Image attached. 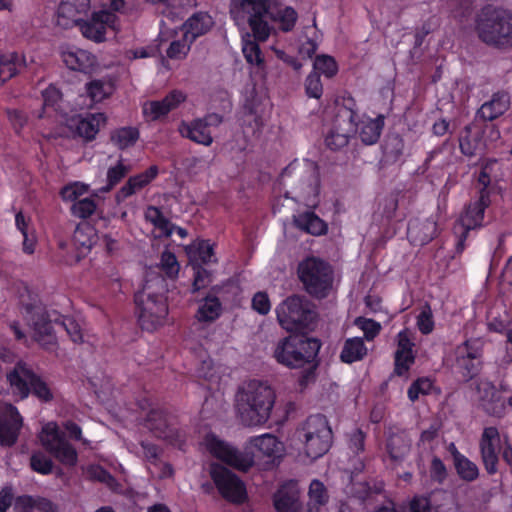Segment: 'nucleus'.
I'll use <instances>...</instances> for the list:
<instances>
[{"mask_svg": "<svg viewBox=\"0 0 512 512\" xmlns=\"http://www.w3.org/2000/svg\"><path fill=\"white\" fill-rule=\"evenodd\" d=\"M145 218L154 225L158 237L173 234V225L162 215L158 208L148 207L145 211Z\"/></svg>", "mask_w": 512, "mask_h": 512, "instance_id": "nucleus-47", "label": "nucleus"}, {"mask_svg": "<svg viewBox=\"0 0 512 512\" xmlns=\"http://www.w3.org/2000/svg\"><path fill=\"white\" fill-rule=\"evenodd\" d=\"M275 22L280 24L283 31H290L297 20V12L292 7H280L272 13Z\"/></svg>", "mask_w": 512, "mask_h": 512, "instance_id": "nucleus-53", "label": "nucleus"}, {"mask_svg": "<svg viewBox=\"0 0 512 512\" xmlns=\"http://www.w3.org/2000/svg\"><path fill=\"white\" fill-rule=\"evenodd\" d=\"M306 93L309 97L319 99L323 93V86L318 73L308 75L305 83Z\"/></svg>", "mask_w": 512, "mask_h": 512, "instance_id": "nucleus-63", "label": "nucleus"}, {"mask_svg": "<svg viewBox=\"0 0 512 512\" xmlns=\"http://www.w3.org/2000/svg\"><path fill=\"white\" fill-rule=\"evenodd\" d=\"M413 342L410 332L403 330L397 335V350L395 352V371L398 375L405 374L414 362L412 351Z\"/></svg>", "mask_w": 512, "mask_h": 512, "instance_id": "nucleus-28", "label": "nucleus"}, {"mask_svg": "<svg viewBox=\"0 0 512 512\" xmlns=\"http://www.w3.org/2000/svg\"><path fill=\"white\" fill-rule=\"evenodd\" d=\"M213 117L207 119H196L190 123L182 122L179 125V133L198 144L209 146L213 142L209 126L211 125Z\"/></svg>", "mask_w": 512, "mask_h": 512, "instance_id": "nucleus-26", "label": "nucleus"}, {"mask_svg": "<svg viewBox=\"0 0 512 512\" xmlns=\"http://www.w3.org/2000/svg\"><path fill=\"white\" fill-rule=\"evenodd\" d=\"M186 100V94L173 90L161 100L145 101L142 104V114L147 121H157L177 109Z\"/></svg>", "mask_w": 512, "mask_h": 512, "instance_id": "nucleus-19", "label": "nucleus"}, {"mask_svg": "<svg viewBox=\"0 0 512 512\" xmlns=\"http://www.w3.org/2000/svg\"><path fill=\"white\" fill-rule=\"evenodd\" d=\"M43 96V111L37 115L38 118L44 116L52 117L56 116L58 112V103L61 100L60 91L53 85H50L42 93Z\"/></svg>", "mask_w": 512, "mask_h": 512, "instance_id": "nucleus-49", "label": "nucleus"}, {"mask_svg": "<svg viewBox=\"0 0 512 512\" xmlns=\"http://www.w3.org/2000/svg\"><path fill=\"white\" fill-rule=\"evenodd\" d=\"M454 467L456 469L458 476L462 480L471 482L476 480L479 476V469L477 465L471 460H469L466 456H463L462 458L458 459L454 463Z\"/></svg>", "mask_w": 512, "mask_h": 512, "instance_id": "nucleus-52", "label": "nucleus"}, {"mask_svg": "<svg viewBox=\"0 0 512 512\" xmlns=\"http://www.w3.org/2000/svg\"><path fill=\"white\" fill-rule=\"evenodd\" d=\"M23 418L16 407L0 403V445L12 446L18 439Z\"/></svg>", "mask_w": 512, "mask_h": 512, "instance_id": "nucleus-18", "label": "nucleus"}, {"mask_svg": "<svg viewBox=\"0 0 512 512\" xmlns=\"http://www.w3.org/2000/svg\"><path fill=\"white\" fill-rule=\"evenodd\" d=\"M139 139V130L136 127L127 126L115 129L111 133V141L119 149L133 146Z\"/></svg>", "mask_w": 512, "mask_h": 512, "instance_id": "nucleus-46", "label": "nucleus"}, {"mask_svg": "<svg viewBox=\"0 0 512 512\" xmlns=\"http://www.w3.org/2000/svg\"><path fill=\"white\" fill-rule=\"evenodd\" d=\"M309 500L307 503L308 512H321L328 502V494L323 483L313 480L308 491Z\"/></svg>", "mask_w": 512, "mask_h": 512, "instance_id": "nucleus-45", "label": "nucleus"}, {"mask_svg": "<svg viewBox=\"0 0 512 512\" xmlns=\"http://www.w3.org/2000/svg\"><path fill=\"white\" fill-rule=\"evenodd\" d=\"M53 463L42 452H35L31 456V468L43 475H47L52 471Z\"/></svg>", "mask_w": 512, "mask_h": 512, "instance_id": "nucleus-61", "label": "nucleus"}, {"mask_svg": "<svg viewBox=\"0 0 512 512\" xmlns=\"http://www.w3.org/2000/svg\"><path fill=\"white\" fill-rule=\"evenodd\" d=\"M410 448L409 442L402 435H393L387 443V450L391 458L397 460L402 458Z\"/></svg>", "mask_w": 512, "mask_h": 512, "instance_id": "nucleus-54", "label": "nucleus"}, {"mask_svg": "<svg viewBox=\"0 0 512 512\" xmlns=\"http://www.w3.org/2000/svg\"><path fill=\"white\" fill-rule=\"evenodd\" d=\"M433 388L432 381L428 378H420L415 381L408 390V397L411 401H415L420 395L430 393Z\"/></svg>", "mask_w": 512, "mask_h": 512, "instance_id": "nucleus-60", "label": "nucleus"}, {"mask_svg": "<svg viewBox=\"0 0 512 512\" xmlns=\"http://www.w3.org/2000/svg\"><path fill=\"white\" fill-rule=\"evenodd\" d=\"M38 439L45 450L61 464L67 467L76 465L77 451L60 432L56 422L44 423L38 434Z\"/></svg>", "mask_w": 512, "mask_h": 512, "instance_id": "nucleus-11", "label": "nucleus"}, {"mask_svg": "<svg viewBox=\"0 0 512 512\" xmlns=\"http://www.w3.org/2000/svg\"><path fill=\"white\" fill-rule=\"evenodd\" d=\"M320 349L316 339L303 335H290L279 340L273 349V358L281 365L289 368H300L308 364L314 367L313 361Z\"/></svg>", "mask_w": 512, "mask_h": 512, "instance_id": "nucleus-7", "label": "nucleus"}, {"mask_svg": "<svg viewBox=\"0 0 512 512\" xmlns=\"http://www.w3.org/2000/svg\"><path fill=\"white\" fill-rule=\"evenodd\" d=\"M160 41L169 42L166 50L167 56L171 59H183L186 57L193 41L180 29H163L160 33Z\"/></svg>", "mask_w": 512, "mask_h": 512, "instance_id": "nucleus-25", "label": "nucleus"}, {"mask_svg": "<svg viewBox=\"0 0 512 512\" xmlns=\"http://www.w3.org/2000/svg\"><path fill=\"white\" fill-rule=\"evenodd\" d=\"M276 391L267 381L244 382L235 395V412L239 421L248 427L264 425L271 417Z\"/></svg>", "mask_w": 512, "mask_h": 512, "instance_id": "nucleus-2", "label": "nucleus"}, {"mask_svg": "<svg viewBox=\"0 0 512 512\" xmlns=\"http://www.w3.org/2000/svg\"><path fill=\"white\" fill-rule=\"evenodd\" d=\"M166 286L161 277H155L144 285L136 295L135 302L142 328L155 330L165 324L168 316V304L165 296Z\"/></svg>", "mask_w": 512, "mask_h": 512, "instance_id": "nucleus-5", "label": "nucleus"}, {"mask_svg": "<svg viewBox=\"0 0 512 512\" xmlns=\"http://www.w3.org/2000/svg\"><path fill=\"white\" fill-rule=\"evenodd\" d=\"M90 479L105 483L110 489L116 490V482L114 478L98 465H91L86 470Z\"/></svg>", "mask_w": 512, "mask_h": 512, "instance_id": "nucleus-59", "label": "nucleus"}, {"mask_svg": "<svg viewBox=\"0 0 512 512\" xmlns=\"http://www.w3.org/2000/svg\"><path fill=\"white\" fill-rule=\"evenodd\" d=\"M212 17L206 13H197L190 17L181 30L188 36L192 41L197 37L207 33L213 26Z\"/></svg>", "mask_w": 512, "mask_h": 512, "instance_id": "nucleus-33", "label": "nucleus"}, {"mask_svg": "<svg viewBox=\"0 0 512 512\" xmlns=\"http://www.w3.org/2000/svg\"><path fill=\"white\" fill-rule=\"evenodd\" d=\"M60 56L70 70L92 73L98 67L97 59L91 52L74 45H62Z\"/></svg>", "mask_w": 512, "mask_h": 512, "instance_id": "nucleus-20", "label": "nucleus"}, {"mask_svg": "<svg viewBox=\"0 0 512 512\" xmlns=\"http://www.w3.org/2000/svg\"><path fill=\"white\" fill-rule=\"evenodd\" d=\"M147 425L156 437L166 440L171 445L182 443V434L176 427L168 423L162 412H151L148 416Z\"/></svg>", "mask_w": 512, "mask_h": 512, "instance_id": "nucleus-24", "label": "nucleus"}, {"mask_svg": "<svg viewBox=\"0 0 512 512\" xmlns=\"http://www.w3.org/2000/svg\"><path fill=\"white\" fill-rule=\"evenodd\" d=\"M437 232L436 223L433 220L412 221L408 226V238L417 245H423L434 238Z\"/></svg>", "mask_w": 512, "mask_h": 512, "instance_id": "nucleus-32", "label": "nucleus"}, {"mask_svg": "<svg viewBox=\"0 0 512 512\" xmlns=\"http://www.w3.org/2000/svg\"><path fill=\"white\" fill-rule=\"evenodd\" d=\"M509 98L506 94H495L492 99L485 102L478 111V116L484 120L492 121L502 115L509 107Z\"/></svg>", "mask_w": 512, "mask_h": 512, "instance_id": "nucleus-34", "label": "nucleus"}, {"mask_svg": "<svg viewBox=\"0 0 512 512\" xmlns=\"http://www.w3.org/2000/svg\"><path fill=\"white\" fill-rule=\"evenodd\" d=\"M89 190V186L82 182H73L64 186L60 192L64 201L77 202V200L85 195Z\"/></svg>", "mask_w": 512, "mask_h": 512, "instance_id": "nucleus-57", "label": "nucleus"}, {"mask_svg": "<svg viewBox=\"0 0 512 512\" xmlns=\"http://www.w3.org/2000/svg\"><path fill=\"white\" fill-rule=\"evenodd\" d=\"M294 222L298 228L312 235H321L327 230L324 221L313 212H304L295 216Z\"/></svg>", "mask_w": 512, "mask_h": 512, "instance_id": "nucleus-44", "label": "nucleus"}, {"mask_svg": "<svg viewBox=\"0 0 512 512\" xmlns=\"http://www.w3.org/2000/svg\"><path fill=\"white\" fill-rule=\"evenodd\" d=\"M481 348L478 341H466L455 349V370L468 380L480 369Z\"/></svg>", "mask_w": 512, "mask_h": 512, "instance_id": "nucleus-17", "label": "nucleus"}, {"mask_svg": "<svg viewBox=\"0 0 512 512\" xmlns=\"http://www.w3.org/2000/svg\"><path fill=\"white\" fill-rule=\"evenodd\" d=\"M298 273L306 290L316 297H324L331 288V268L317 258H308L300 263Z\"/></svg>", "mask_w": 512, "mask_h": 512, "instance_id": "nucleus-13", "label": "nucleus"}, {"mask_svg": "<svg viewBox=\"0 0 512 512\" xmlns=\"http://www.w3.org/2000/svg\"><path fill=\"white\" fill-rule=\"evenodd\" d=\"M475 0H454L450 3V15L460 24L468 22Z\"/></svg>", "mask_w": 512, "mask_h": 512, "instance_id": "nucleus-51", "label": "nucleus"}, {"mask_svg": "<svg viewBox=\"0 0 512 512\" xmlns=\"http://www.w3.org/2000/svg\"><path fill=\"white\" fill-rule=\"evenodd\" d=\"M148 470L152 476L159 479L170 478L174 473V470L170 464L161 461H152L148 465Z\"/></svg>", "mask_w": 512, "mask_h": 512, "instance_id": "nucleus-64", "label": "nucleus"}, {"mask_svg": "<svg viewBox=\"0 0 512 512\" xmlns=\"http://www.w3.org/2000/svg\"><path fill=\"white\" fill-rule=\"evenodd\" d=\"M384 126V118L378 116L375 119L363 118L360 122L359 136L363 143L372 145L376 143L380 137Z\"/></svg>", "mask_w": 512, "mask_h": 512, "instance_id": "nucleus-40", "label": "nucleus"}, {"mask_svg": "<svg viewBox=\"0 0 512 512\" xmlns=\"http://www.w3.org/2000/svg\"><path fill=\"white\" fill-rule=\"evenodd\" d=\"M480 406L489 414L496 415L503 411L504 402L501 393L489 381H480L477 387Z\"/></svg>", "mask_w": 512, "mask_h": 512, "instance_id": "nucleus-29", "label": "nucleus"}, {"mask_svg": "<svg viewBox=\"0 0 512 512\" xmlns=\"http://www.w3.org/2000/svg\"><path fill=\"white\" fill-rule=\"evenodd\" d=\"M488 205V197L481 194L479 200L471 203L461 214L459 220L454 226V233L459 239L458 246L463 248L468 232L482 226L484 211Z\"/></svg>", "mask_w": 512, "mask_h": 512, "instance_id": "nucleus-16", "label": "nucleus"}, {"mask_svg": "<svg viewBox=\"0 0 512 512\" xmlns=\"http://www.w3.org/2000/svg\"><path fill=\"white\" fill-rule=\"evenodd\" d=\"M61 317L55 310L43 307L27 309L28 322L32 338L44 349L53 351L57 346L56 327L63 326L74 343L83 342V332L80 324L73 318Z\"/></svg>", "mask_w": 512, "mask_h": 512, "instance_id": "nucleus-3", "label": "nucleus"}, {"mask_svg": "<svg viewBox=\"0 0 512 512\" xmlns=\"http://www.w3.org/2000/svg\"><path fill=\"white\" fill-rule=\"evenodd\" d=\"M12 393L21 399L26 398L30 392L42 401H49L53 395L45 382L38 378L26 365L17 364L7 374Z\"/></svg>", "mask_w": 512, "mask_h": 512, "instance_id": "nucleus-12", "label": "nucleus"}, {"mask_svg": "<svg viewBox=\"0 0 512 512\" xmlns=\"http://www.w3.org/2000/svg\"><path fill=\"white\" fill-rule=\"evenodd\" d=\"M17 229L23 236L22 250L27 254H32L35 251L37 238L35 229L31 225L30 220L26 219L22 213H18L15 217Z\"/></svg>", "mask_w": 512, "mask_h": 512, "instance_id": "nucleus-42", "label": "nucleus"}, {"mask_svg": "<svg viewBox=\"0 0 512 512\" xmlns=\"http://www.w3.org/2000/svg\"><path fill=\"white\" fill-rule=\"evenodd\" d=\"M210 476L223 498L235 504H241L246 500L244 483L230 470L214 463L210 466Z\"/></svg>", "mask_w": 512, "mask_h": 512, "instance_id": "nucleus-15", "label": "nucleus"}, {"mask_svg": "<svg viewBox=\"0 0 512 512\" xmlns=\"http://www.w3.org/2000/svg\"><path fill=\"white\" fill-rule=\"evenodd\" d=\"M222 313V305L215 296H207L199 301L195 317L200 322L210 323L215 321Z\"/></svg>", "mask_w": 512, "mask_h": 512, "instance_id": "nucleus-38", "label": "nucleus"}, {"mask_svg": "<svg viewBox=\"0 0 512 512\" xmlns=\"http://www.w3.org/2000/svg\"><path fill=\"white\" fill-rule=\"evenodd\" d=\"M131 170V165L120 156L115 163L111 164L106 172V185L100 189L101 192L111 191Z\"/></svg>", "mask_w": 512, "mask_h": 512, "instance_id": "nucleus-39", "label": "nucleus"}, {"mask_svg": "<svg viewBox=\"0 0 512 512\" xmlns=\"http://www.w3.org/2000/svg\"><path fill=\"white\" fill-rule=\"evenodd\" d=\"M97 240V233L92 226L87 224L78 226L73 235V246L77 250L74 262H78L87 255Z\"/></svg>", "mask_w": 512, "mask_h": 512, "instance_id": "nucleus-31", "label": "nucleus"}, {"mask_svg": "<svg viewBox=\"0 0 512 512\" xmlns=\"http://www.w3.org/2000/svg\"><path fill=\"white\" fill-rule=\"evenodd\" d=\"M480 128L475 125L467 126L460 136V149L468 156H473L485 147L480 139Z\"/></svg>", "mask_w": 512, "mask_h": 512, "instance_id": "nucleus-36", "label": "nucleus"}, {"mask_svg": "<svg viewBox=\"0 0 512 512\" xmlns=\"http://www.w3.org/2000/svg\"><path fill=\"white\" fill-rule=\"evenodd\" d=\"M105 123L106 116L103 113L76 115L67 120L68 127L86 140L94 139Z\"/></svg>", "mask_w": 512, "mask_h": 512, "instance_id": "nucleus-23", "label": "nucleus"}, {"mask_svg": "<svg viewBox=\"0 0 512 512\" xmlns=\"http://www.w3.org/2000/svg\"><path fill=\"white\" fill-rule=\"evenodd\" d=\"M158 175V167L153 165L142 173L132 176L128 181L119 189L116 194V200L122 202L138 191L142 190L149 183H151Z\"/></svg>", "mask_w": 512, "mask_h": 512, "instance_id": "nucleus-30", "label": "nucleus"}, {"mask_svg": "<svg viewBox=\"0 0 512 512\" xmlns=\"http://www.w3.org/2000/svg\"><path fill=\"white\" fill-rule=\"evenodd\" d=\"M87 94L92 102L98 103L113 93V85L109 81L93 80L86 86Z\"/></svg>", "mask_w": 512, "mask_h": 512, "instance_id": "nucleus-50", "label": "nucleus"}, {"mask_svg": "<svg viewBox=\"0 0 512 512\" xmlns=\"http://www.w3.org/2000/svg\"><path fill=\"white\" fill-rule=\"evenodd\" d=\"M281 181L284 186H292L295 197L309 201L318 194V167L310 160L292 162L283 170Z\"/></svg>", "mask_w": 512, "mask_h": 512, "instance_id": "nucleus-9", "label": "nucleus"}, {"mask_svg": "<svg viewBox=\"0 0 512 512\" xmlns=\"http://www.w3.org/2000/svg\"><path fill=\"white\" fill-rule=\"evenodd\" d=\"M314 69L325 77L331 78L337 74L338 65L333 57L318 55L314 61Z\"/></svg>", "mask_w": 512, "mask_h": 512, "instance_id": "nucleus-55", "label": "nucleus"}, {"mask_svg": "<svg viewBox=\"0 0 512 512\" xmlns=\"http://www.w3.org/2000/svg\"><path fill=\"white\" fill-rule=\"evenodd\" d=\"M22 65V58L15 54L9 53L0 56V82L4 83L15 76Z\"/></svg>", "mask_w": 512, "mask_h": 512, "instance_id": "nucleus-48", "label": "nucleus"}, {"mask_svg": "<svg viewBox=\"0 0 512 512\" xmlns=\"http://www.w3.org/2000/svg\"><path fill=\"white\" fill-rule=\"evenodd\" d=\"M268 10L267 0H232L230 3V15L234 23L241 30L248 25L259 42L266 41L271 33V27L266 21Z\"/></svg>", "mask_w": 512, "mask_h": 512, "instance_id": "nucleus-6", "label": "nucleus"}, {"mask_svg": "<svg viewBox=\"0 0 512 512\" xmlns=\"http://www.w3.org/2000/svg\"><path fill=\"white\" fill-rule=\"evenodd\" d=\"M480 449L482 460L489 474L497 472L498 452L500 449V435L495 427H487L484 429Z\"/></svg>", "mask_w": 512, "mask_h": 512, "instance_id": "nucleus-22", "label": "nucleus"}, {"mask_svg": "<svg viewBox=\"0 0 512 512\" xmlns=\"http://www.w3.org/2000/svg\"><path fill=\"white\" fill-rule=\"evenodd\" d=\"M257 41L253 33L250 34L247 31L242 33L241 43L244 58L251 65L261 66L264 63V58Z\"/></svg>", "mask_w": 512, "mask_h": 512, "instance_id": "nucleus-43", "label": "nucleus"}, {"mask_svg": "<svg viewBox=\"0 0 512 512\" xmlns=\"http://www.w3.org/2000/svg\"><path fill=\"white\" fill-rule=\"evenodd\" d=\"M474 30L481 41L497 48H512V13L488 4L475 16Z\"/></svg>", "mask_w": 512, "mask_h": 512, "instance_id": "nucleus-4", "label": "nucleus"}, {"mask_svg": "<svg viewBox=\"0 0 512 512\" xmlns=\"http://www.w3.org/2000/svg\"><path fill=\"white\" fill-rule=\"evenodd\" d=\"M102 9L95 11L83 22H80L81 35L94 43H103L110 34L116 35L120 31L119 19L112 11H120L124 7V0H103Z\"/></svg>", "mask_w": 512, "mask_h": 512, "instance_id": "nucleus-8", "label": "nucleus"}, {"mask_svg": "<svg viewBox=\"0 0 512 512\" xmlns=\"http://www.w3.org/2000/svg\"><path fill=\"white\" fill-rule=\"evenodd\" d=\"M96 209L95 202L90 198H84L75 202L71 208L73 215L79 218L91 216Z\"/></svg>", "mask_w": 512, "mask_h": 512, "instance_id": "nucleus-62", "label": "nucleus"}, {"mask_svg": "<svg viewBox=\"0 0 512 512\" xmlns=\"http://www.w3.org/2000/svg\"><path fill=\"white\" fill-rule=\"evenodd\" d=\"M499 163L497 160H487L483 163L481 172L479 175V182L486 188L492 181L498 180L499 174Z\"/></svg>", "mask_w": 512, "mask_h": 512, "instance_id": "nucleus-56", "label": "nucleus"}, {"mask_svg": "<svg viewBox=\"0 0 512 512\" xmlns=\"http://www.w3.org/2000/svg\"><path fill=\"white\" fill-rule=\"evenodd\" d=\"M276 314L281 327L289 332L302 331L312 319L307 303L298 296L289 297L279 304Z\"/></svg>", "mask_w": 512, "mask_h": 512, "instance_id": "nucleus-14", "label": "nucleus"}, {"mask_svg": "<svg viewBox=\"0 0 512 512\" xmlns=\"http://www.w3.org/2000/svg\"><path fill=\"white\" fill-rule=\"evenodd\" d=\"M354 132L353 115L339 117L326 135V145L331 149H341L348 144L349 137Z\"/></svg>", "mask_w": 512, "mask_h": 512, "instance_id": "nucleus-27", "label": "nucleus"}, {"mask_svg": "<svg viewBox=\"0 0 512 512\" xmlns=\"http://www.w3.org/2000/svg\"><path fill=\"white\" fill-rule=\"evenodd\" d=\"M91 8L90 0H62L56 16L58 26L68 29L73 26L79 28L80 22H83V16Z\"/></svg>", "mask_w": 512, "mask_h": 512, "instance_id": "nucleus-21", "label": "nucleus"}, {"mask_svg": "<svg viewBox=\"0 0 512 512\" xmlns=\"http://www.w3.org/2000/svg\"><path fill=\"white\" fill-rule=\"evenodd\" d=\"M203 447L214 457L227 465L247 471L255 463V458H268L271 461L281 458L285 447L283 442L270 433L251 437L244 451H239L213 433H207L202 441Z\"/></svg>", "mask_w": 512, "mask_h": 512, "instance_id": "nucleus-1", "label": "nucleus"}, {"mask_svg": "<svg viewBox=\"0 0 512 512\" xmlns=\"http://www.w3.org/2000/svg\"><path fill=\"white\" fill-rule=\"evenodd\" d=\"M354 323L359 329L363 331L365 339L369 341L373 340L381 330L380 323L372 319L358 317L355 319Z\"/></svg>", "mask_w": 512, "mask_h": 512, "instance_id": "nucleus-58", "label": "nucleus"}, {"mask_svg": "<svg viewBox=\"0 0 512 512\" xmlns=\"http://www.w3.org/2000/svg\"><path fill=\"white\" fill-rule=\"evenodd\" d=\"M303 453L314 460L323 456L330 448L332 431L323 416H311L299 431Z\"/></svg>", "mask_w": 512, "mask_h": 512, "instance_id": "nucleus-10", "label": "nucleus"}, {"mask_svg": "<svg viewBox=\"0 0 512 512\" xmlns=\"http://www.w3.org/2000/svg\"><path fill=\"white\" fill-rule=\"evenodd\" d=\"M368 349L363 339L359 337L348 338L343 345L340 358L345 363H353L362 360L367 355Z\"/></svg>", "mask_w": 512, "mask_h": 512, "instance_id": "nucleus-41", "label": "nucleus"}, {"mask_svg": "<svg viewBox=\"0 0 512 512\" xmlns=\"http://www.w3.org/2000/svg\"><path fill=\"white\" fill-rule=\"evenodd\" d=\"M189 260L193 265L214 262L213 245L209 241L197 240L186 247Z\"/></svg>", "mask_w": 512, "mask_h": 512, "instance_id": "nucleus-35", "label": "nucleus"}, {"mask_svg": "<svg viewBox=\"0 0 512 512\" xmlns=\"http://www.w3.org/2000/svg\"><path fill=\"white\" fill-rule=\"evenodd\" d=\"M274 506L277 512H299L300 504L296 490L290 487L280 488L274 495Z\"/></svg>", "mask_w": 512, "mask_h": 512, "instance_id": "nucleus-37", "label": "nucleus"}]
</instances>
